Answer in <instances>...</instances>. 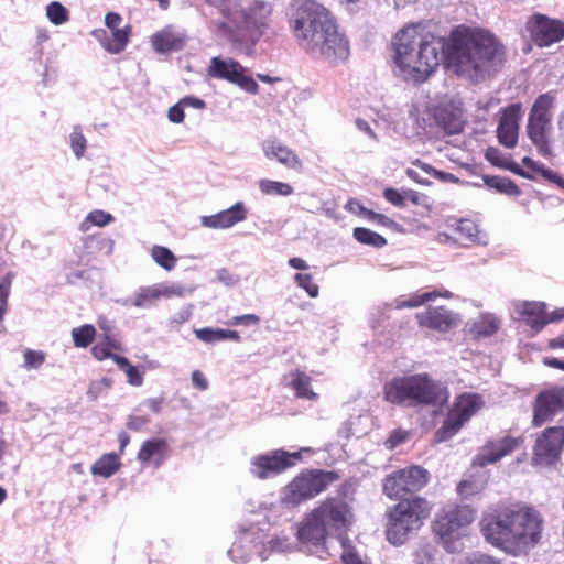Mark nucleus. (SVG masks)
Instances as JSON below:
<instances>
[{"mask_svg": "<svg viewBox=\"0 0 564 564\" xmlns=\"http://www.w3.org/2000/svg\"><path fill=\"white\" fill-rule=\"evenodd\" d=\"M291 32L308 54L338 64L349 56V43L339 32L336 19L314 0L301 1L290 18Z\"/></svg>", "mask_w": 564, "mask_h": 564, "instance_id": "1", "label": "nucleus"}, {"mask_svg": "<svg viewBox=\"0 0 564 564\" xmlns=\"http://www.w3.org/2000/svg\"><path fill=\"white\" fill-rule=\"evenodd\" d=\"M479 527L489 544L516 557L540 542L543 519L535 508L518 505L484 514Z\"/></svg>", "mask_w": 564, "mask_h": 564, "instance_id": "2", "label": "nucleus"}, {"mask_svg": "<svg viewBox=\"0 0 564 564\" xmlns=\"http://www.w3.org/2000/svg\"><path fill=\"white\" fill-rule=\"evenodd\" d=\"M446 58L457 73L478 77L506 62V46L492 32L462 24L446 40Z\"/></svg>", "mask_w": 564, "mask_h": 564, "instance_id": "3", "label": "nucleus"}, {"mask_svg": "<svg viewBox=\"0 0 564 564\" xmlns=\"http://www.w3.org/2000/svg\"><path fill=\"white\" fill-rule=\"evenodd\" d=\"M393 62L408 80L425 82L446 56V42L422 23L400 30L392 42Z\"/></svg>", "mask_w": 564, "mask_h": 564, "instance_id": "4", "label": "nucleus"}, {"mask_svg": "<svg viewBox=\"0 0 564 564\" xmlns=\"http://www.w3.org/2000/svg\"><path fill=\"white\" fill-rule=\"evenodd\" d=\"M216 7L225 21L220 34L234 47L250 55L271 25L272 6L263 0H206Z\"/></svg>", "mask_w": 564, "mask_h": 564, "instance_id": "5", "label": "nucleus"}, {"mask_svg": "<svg viewBox=\"0 0 564 564\" xmlns=\"http://www.w3.org/2000/svg\"><path fill=\"white\" fill-rule=\"evenodd\" d=\"M383 400L406 408L437 406L447 402V387L429 373L397 376L387 381L382 389Z\"/></svg>", "mask_w": 564, "mask_h": 564, "instance_id": "6", "label": "nucleus"}, {"mask_svg": "<svg viewBox=\"0 0 564 564\" xmlns=\"http://www.w3.org/2000/svg\"><path fill=\"white\" fill-rule=\"evenodd\" d=\"M432 512V503L424 497L403 498L386 511V538L393 545L404 544L420 530Z\"/></svg>", "mask_w": 564, "mask_h": 564, "instance_id": "7", "label": "nucleus"}, {"mask_svg": "<svg viewBox=\"0 0 564 564\" xmlns=\"http://www.w3.org/2000/svg\"><path fill=\"white\" fill-rule=\"evenodd\" d=\"M476 510L468 505L448 503L441 508L432 521V533L448 552L456 551V543L476 519Z\"/></svg>", "mask_w": 564, "mask_h": 564, "instance_id": "8", "label": "nucleus"}, {"mask_svg": "<svg viewBox=\"0 0 564 564\" xmlns=\"http://www.w3.org/2000/svg\"><path fill=\"white\" fill-rule=\"evenodd\" d=\"M340 475L335 470L305 469L297 474L283 490L282 502L295 507L324 492Z\"/></svg>", "mask_w": 564, "mask_h": 564, "instance_id": "9", "label": "nucleus"}, {"mask_svg": "<svg viewBox=\"0 0 564 564\" xmlns=\"http://www.w3.org/2000/svg\"><path fill=\"white\" fill-rule=\"evenodd\" d=\"M556 102V91L541 94L534 100L528 117L527 135L544 158L552 155L550 132L552 128V110Z\"/></svg>", "mask_w": 564, "mask_h": 564, "instance_id": "10", "label": "nucleus"}, {"mask_svg": "<svg viewBox=\"0 0 564 564\" xmlns=\"http://www.w3.org/2000/svg\"><path fill=\"white\" fill-rule=\"evenodd\" d=\"M303 452H310V448L303 447L296 452L278 448L256 455L250 460V473L260 480L276 477L295 467L302 460Z\"/></svg>", "mask_w": 564, "mask_h": 564, "instance_id": "11", "label": "nucleus"}, {"mask_svg": "<svg viewBox=\"0 0 564 564\" xmlns=\"http://www.w3.org/2000/svg\"><path fill=\"white\" fill-rule=\"evenodd\" d=\"M481 405V398L476 393H463L458 395L441 427L435 432V442H446L455 436L477 413Z\"/></svg>", "mask_w": 564, "mask_h": 564, "instance_id": "12", "label": "nucleus"}, {"mask_svg": "<svg viewBox=\"0 0 564 564\" xmlns=\"http://www.w3.org/2000/svg\"><path fill=\"white\" fill-rule=\"evenodd\" d=\"M429 479L430 474L425 468L412 465L387 475L383 479L382 490L388 498L401 500L403 496L424 488Z\"/></svg>", "mask_w": 564, "mask_h": 564, "instance_id": "13", "label": "nucleus"}, {"mask_svg": "<svg viewBox=\"0 0 564 564\" xmlns=\"http://www.w3.org/2000/svg\"><path fill=\"white\" fill-rule=\"evenodd\" d=\"M564 449V426H549L535 438L531 463L536 467L555 465Z\"/></svg>", "mask_w": 564, "mask_h": 564, "instance_id": "14", "label": "nucleus"}, {"mask_svg": "<svg viewBox=\"0 0 564 564\" xmlns=\"http://www.w3.org/2000/svg\"><path fill=\"white\" fill-rule=\"evenodd\" d=\"M525 438L522 435L507 434L499 438H489L479 448L478 453L471 460L473 467H486L501 460L503 457L511 455L517 449L523 447Z\"/></svg>", "mask_w": 564, "mask_h": 564, "instance_id": "15", "label": "nucleus"}, {"mask_svg": "<svg viewBox=\"0 0 564 564\" xmlns=\"http://www.w3.org/2000/svg\"><path fill=\"white\" fill-rule=\"evenodd\" d=\"M564 411V384L541 390L532 402L533 427H541Z\"/></svg>", "mask_w": 564, "mask_h": 564, "instance_id": "16", "label": "nucleus"}, {"mask_svg": "<svg viewBox=\"0 0 564 564\" xmlns=\"http://www.w3.org/2000/svg\"><path fill=\"white\" fill-rule=\"evenodd\" d=\"M525 29L538 47H547L564 40V22L543 13L531 15Z\"/></svg>", "mask_w": 564, "mask_h": 564, "instance_id": "17", "label": "nucleus"}, {"mask_svg": "<svg viewBox=\"0 0 564 564\" xmlns=\"http://www.w3.org/2000/svg\"><path fill=\"white\" fill-rule=\"evenodd\" d=\"M312 510L327 530L347 531L351 525V508L348 502L338 497H327Z\"/></svg>", "mask_w": 564, "mask_h": 564, "instance_id": "18", "label": "nucleus"}, {"mask_svg": "<svg viewBox=\"0 0 564 564\" xmlns=\"http://www.w3.org/2000/svg\"><path fill=\"white\" fill-rule=\"evenodd\" d=\"M207 76L229 82L250 91L258 88L257 83L251 77L246 76V68L234 58L212 57L207 67Z\"/></svg>", "mask_w": 564, "mask_h": 564, "instance_id": "19", "label": "nucleus"}, {"mask_svg": "<svg viewBox=\"0 0 564 564\" xmlns=\"http://www.w3.org/2000/svg\"><path fill=\"white\" fill-rule=\"evenodd\" d=\"M432 117L446 134H457L464 130L465 119L462 102L442 101L432 109Z\"/></svg>", "mask_w": 564, "mask_h": 564, "instance_id": "20", "label": "nucleus"}, {"mask_svg": "<svg viewBox=\"0 0 564 564\" xmlns=\"http://www.w3.org/2000/svg\"><path fill=\"white\" fill-rule=\"evenodd\" d=\"M499 115V122L497 127V138L499 143L508 149H513L518 144L521 105H509L501 109Z\"/></svg>", "mask_w": 564, "mask_h": 564, "instance_id": "21", "label": "nucleus"}, {"mask_svg": "<svg viewBox=\"0 0 564 564\" xmlns=\"http://www.w3.org/2000/svg\"><path fill=\"white\" fill-rule=\"evenodd\" d=\"M416 321L419 326L441 333L448 332L458 323L457 315L445 306L429 307L416 314Z\"/></svg>", "mask_w": 564, "mask_h": 564, "instance_id": "22", "label": "nucleus"}, {"mask_svg": "<svg viewBox=\"0 0 564 564\" xmlns=\"http://www.w3.org/2000/svg\"><path fill=\"white\" fill-rule=\"evenodd\" d=\"M247 210L245 205L239 202L228 209L221 210L217 214L203 216L200 223L204 227L212 229H227L234 225L245 220Z\"/></svg>", "mask_w": 564, "mask_h": 564, "instance_id": "23", "label": "nucleus"}, {"mask_svg": "<svg viewBox=\"0 0 564 564\" xmlns=\"http://www.w3.org/2000/svg\"><path fill=\"white\" fill-rule=\"evenodd\" d=\"M169 452L170 446L165 438H151L142 443L137 459L143 466L153 465L158 468L165 462Z\"/></svg>", "mask_w": 564, "mask_h": 564, "instance_id": "24", "label": "nucleus"}, {"mask_svg": "<svg viewBox=\"0 0 564 564\" xmlns=\"http://www.w3.org/2000/svg\"><path fill=\"white\" fill-rule=\"evenodd\" d=\"M296 536L302 543L319 545L323 544L326 540L327 529L314 513V511L311 510L301 521L297 528Z\"/></svg>", "mask_w": 564, "mask_h": 564, "instance_id": "25", "label": "nucleus"}, {"mask_svg": "<svg viewBox=\"0 0 564 564\" xmlns=\"http://www.w3.org/2000/svg\"><path fill=\"white\" fill-rule=\"evenodd\" d=\"M152 46L158 53L180 51L185 46L186 35L176 31L172 25L165 26L152 36Z\"/></svg>", "mask_w": 564, "mask_h": 564, "instance_id": "26", "label": "nucleus"}, {"mask_svg": "<svg viewBox=\"0 0 564 564\" xmlns=\"http://www.w3.org/2000/svg\"><path fill=\"white\" fill-rule=\"evenodd\" d=\"M263 152L268 159H276L288 169L301 171L303 169L302 161L288 147L274 141L268 140L262 145Z\"/></svg>", "mask_w": 564, "mask_h": 564, "instance_id": "27", "label": "nucleus"}, {"mask_svg": "<svg viewBox=\"0 0 564 564\" xmlns=\"http://www.w3.org/2000/svg\"><path fill=\"white\" fill-rule=\"evenodd\" d=\"M545 307L544 303L524 302L519 312L525 324L539 332L549 324Z\"/></svg>", "mask_w": 564, "mask_h": 564, "instance_id": "28", "label": "nucleus"}, {"mask_svg": "<svg viewBox=\"0 0 564 564\" xmlns=\"http://www.w3.org/2000/svg\"><path fill=\"white\" fill-rule=\"evenodd\" d=\"M288 378V387H290L296 398L314 401L317 399V393L311 388L312 378L300 369L292 371Z\"/></svg>", "mask_w": 564, "mask_h": 564, "instance_id": "29", "label": "nucleus"}, {"mask_svg": "<svg viewBox=\"0 0 564 564\" xmlns=\"http://www.w3.org/2000/svg\"><path fill=\"white\" fill-rule=\"evenodd\" d=\"M452 237L460 245H468L478 241L479 229L471 219H459L451 225Z\"/></svg>", "mask_w": 564, "mask_h": 564, "instance_id": "30", "label": "nucleus"}, {"mask_svg": "<svg viewBox=\"0 0 564 564\" xmlns=\"http://www.w3.org/2000/svg\"><path fill=\"white\" fill-rule=\"evenodd\" d=\"M121 467L120 457L116 453L101 455L91 466L90 471L94 476L110 478Z\"/></svg>", "mask_w": 564, "mask_h": 564, "instance_id": "31", "label": "nucleus"}, {"mask_svg": "<svg viewBox=\"0 0 564 564\" xmlns=\"http://www.w3.org/2000/svg\"><path fill=\"white\" fill-rule=\"evenodd\" d=\"M101 33L104 34V39H99V41L102 47L111 54H119L126 48L129 42L130 28L127 26L121 30H115L110 35H107L105 31H101Z\"/></svg>", "mask_w": 564, "mask_h": 564, "instance_id": "32", "label": "nucleus"}, {"mask_svg": "<svg viewBox=\"0 0 564 564\" xmlns=\"http://www.w3.org/2000/svg\"><path fill=\"white\" fill-rule=\"evenodd\" d=\"M195 336L207 344H214L223 340H231L239 343L241 337L237 330L221 328H200L195 330Z\"/></svg>", "mask_w": 564, "mask_h": 564, "instance_id": "33", "label": "nucleus"}, {"mask_svg": "<svg viewBox=\"0 0 564 564\" xmlns=\"http://www.w3.org/2000/svg\"><path fill=\"white\" fill-rule=\"evenodd\" d=\"M522 163L525 167L531 170L534 173L541 175L544 180L557 185L560 188L564 189V177L556 173L555 171L544 166L543 164H539L533 159L525 156L522 159Z\"/></svg>", "mask_w": 564, "mask_h": 564, "instance_id": "34", "label": "nucleus"}, {"mask_svg": "<svg viewBox=\"0 0 564 564\" xmlns=\"http://www.w3.org/2000/svg\"><path fill=\"white\" fill-rule=\"evenodd\" d=\"M452 296V293L447 290L444 291H431V292H424L420 294L412 295L409 300L400 301L397 304L398 308H404V307H419L430 301H434L437 297H444L449 299Z\"/></svg>", "mask_w": 564, "mask_h": 564, "instance_id": "35", "label": "nucleus"}, {"mask_svg": "<svg viewBox=\"0 0 564 564\" xmlns=\"http://www.w3.org/2000/svg\"><path fill=\"white\" fill-rule=\"evenodd\" d=\"M113 362L126 373L129 384L133 387L142 386L143 372L137 366H133L128 358L123 356H115Z\"/></svg>", "mask_w": 564, "mask_h": 564, "instance_id": "36", "label": "nucleus"}, {"mask_svg": "<svg viewBox=\"0 0 564 564\" xmlns=\"http://www.w3.org/2000/svg\"><path fill=\"white\" fill-rule=\"evenodd\" d=\"M14 276V272L9 271L0 281V335L6 332L3 318L8 311V299Z\"/></svg>", "mask_w": 564, "mask_h": 564, "instance_id": "37", "label": "nucleus"}, {"mask_svg": "<svg viewBox=\"0 0 564 564\" xmlns=\"http://www.w3.org/2000/svg\"><path fill=\"white\" fill-rule=\"evenodd\" d=\"M352 236L359 243L375 248H382L387 245V239L383 236L365 227H356Z\"/></svg>", "mask_w": 564, "mask_h": 564, "instance_id": "38", "label": "nucleus"}, {"mask_svg": "<svg viewBox=\"0 0 564 564\" xmlns=\"http://www.w3.org/2000/svg\"><path fill=\"white\" fill-rule=\"evenodd\" d=\"M485 183L491 187L497 189L500 193L518 196L521 191L518 185L510 178L503 176H487L484 178Z\"/></svg>", "mask_w": 564, "mask_h": 564, "instance_id": "39", "label": "nucleus"}, {"mask_svg": "<svg viewBox=\"0 0 564 564\" xmlns=\"http://www.w3.org/2000/svg\"><path fill=\"white\" fill-rule=\"evenodd\" d=\"M75 347L87 348L96 337V329L91 324H85L72 330Z\"/></svg>", "mask_w": 564, "mask_h": 564, "instance_id": "40", "label": "nucleus"}, {"mask_svg": "<svg viewBox=\"0 0 564 564\" xmlns=\"http://www.w3.org/2000/svg\"><path fill=\"white\" fill-rule=\"evenodd\" d=\"M485 156H486L487 161H489L495 166L508 169L521 176H524L528 178L530 177L517 164H509L498 148L489 147L486 150Z\"/></svg>", "mask_w": 564, "mask_h": 564, "instance_id": "41", "label": "nucleus"}, {"mask_svg": "<svg viewBox=\"0 0 564 564\" xmlns=\"http://www.w3.org/2000/svg\"><path fill=\"white\" fill-rule=\"evenodd\" d=\"M485 489V482L475 476H469L457 484L456 491L463 498H469L480 494Z\"/></svg>", "mask_w": 564, "mask_h": 564, "instance_id": "42", "label": "nucleus"}, {"mask_svg": "<svg viewBox=\"0 0 564 564\" xmlns=\"http://www.w3.org/2000/svg\"><path fill=\"white\" fill-rule=\"evenodd\" d=\"M151 256L160 267L167 271L173 270L176 265V257L166 247L154 246L151 250Z\"/></svg>", "mask_w": 564, "mask_h": 564, "instance_id": "43", "label": "nucleus"}, {"mask_svg": "<svg viewBox=\"0 0 564 564\" xmlns=\"http://www.w3.org/2000/svg\"><path fill=\"white\" fill-rule=\"evenodd\" d=\"M259 187L265 195L290 196L294 192L290 184L271 180H261Z\"/></svg>", "mask_w": 564, "mask_h": 564, "instance_id": "44", "label": "nucleus"}, {"mask_svg": "<svg viewBox=\"0 0 564 564\" xmlns=\"http://www.w3.org/2000/svg\"><path fill=\"white\" fill-rule=\"evenodd\" d=\"M113 220V216L100 209L90 212L80 224V230L87 231L93 226L104 227Z\"/></svg>", "mask_w": 564, "mask_h": 564, "instance_id": "45", "label": "nucleus"}, {"mask_svg": "<svg viewBox=\"0 0 564 564\" xmlns=\"http://www.w3.org/2000/svg\"><path fill=\"white\" fill-rule=\"evenodd\" d=\"M112 350L121 351L122 350L121 343L104 344L101 341H98L97 344H95L93 346L91 355L98 361H102V360H106V359H112L113 360L115 356H118V355L113 354Z\"/></svg>", "mask_w": 564, "mask_h": 564, "instance_id": "46", "label": "nucleus"}, {"mask_svg": "<svg viewBox=\"0 0 564 564\" xmlns=\"http://www.w3.org/2000/svg\"><path fill=\"white\" fill-rule=\"evenodd\" d=\"M46 15L55 25L64 24L69 19L68 10L57 1H53L46 7Z\"/></svg>", "mask_w": 564, "mask_h": 564, "instance_id": "47", "label": "nucleus"}, {"mask_svg": "<svg viewBox=\"0 0 564 564\" xmlns=\"http://www.w3.org/2000/svg\"><path fill=\"white\" fill-rule=\"evenodd\" d=\"M159 299L160 297H159V291H158L156 285L144 288V289H141L140 292L137 293V295L133 300V305L137 307H144L150 304H153Z\"/></svg>", "mask_w": 564, "mask_h": 564, "instance_id": "48", "label": "nucleus"}, {"mask_svg": "<svg viewBox=\"0 0 564 564\" xmlns=\"http://www.w3.org/2000/svg\"><path fill=\"white\" fill-rule=\"evenodd\" d=\"M23 367L28 370L39 369L46 360V354L42 350L25 349Z\"/></svg>", "mask_w": 564, "mask_h": 564, "instance_id": "49", "label": "nucleus"}, {"mask_svg": "<svg viewBox=\"0 0 564 564\" xmlns=\"http://www.w3.org/2000/svg\"><path fill=\"white\" fill-rule=\"evenodd\" d=\"M69 139H70V148H72L74 154L76 155V158H82L86 150L87 141H86V138L84 137V134L82 133V129L79 126L74 127Z\"/></svg>", "mask_w": 564, "mask_h": 564, "instance_id": "50", "label": "nucleus"}, {"mask_svg": "<svg viewBox=\"0 0 564 564\" xmlns=\"http://www.w3.org/2000/svg\"><path fill=\"white\" fill-rule=\"evenodd\" d=\"M296 284L304 289L311 297H316L319 292L318 285L308 273H296L294 276Z\"/></svg>", "mask_w": 564, "mask_h": 564, "instance_id": "51", "label": "nucleus"}, {"mask_svg": "<svg viewBox=\"0 0 564 564\" xmlns=\"http://www.w3.org/2000/svg\"><path fill=\"white\" fill-rule=\"evenodd\" d=\"M364 218L387 228H392L395 226V221L393 219L383 214L376 213L372 209L364 210Z\"/></svg>", "mask_w": 564, "mask_h": 564, "instance_id": "52", "label": "nucleus"}, {"mask_svg": "<svg viewBox=\"0 0 564 564\" xmlns=\"http://www.w3.org/2000/svg\"><path fill=\"white\" fill-rule=\"evenodd\" d=\"M499 329V321L495 317H485L478 326V333L484 336H491Z\"/></svg>", "mask_w": 564, "mask_h": 564, "instance_id": "53", "label": "nucleus"}, {"mask_svg": "<svg viewBox=\"0 0 564 564\" xmlns=\"http://www.w3.org/2000/svg\"><path fill=\"white\" fill-rule=\"evenodd\" d=\"M150 423L148 415H130L127 421V427L130 431H141Z\"/></svg>", "mask_w": 564, "mask_h": 564, "instance_id": "54", "label": "nucleus"}, {"mask_svg": "<svg viewBox=\"0 0 564 564\" xmlns=\"http://www.w3.org/2000/svg\"><path fill=\"white\" fill-rule=\"evenodd\" d=\"M260 323V317L256 314H245L232 317L228 324L231 326H251V325H258Z\"/></svg>", "mask_w": 564, "mask_h": 564, "instance_id": "55", "label": "nucleus"}, {"mask_svg": "<svg viewBox=\"0 0 564 564\" xmlns=\"http://www.w3.org/2000/svg\"><path fill=\"white\" fill-rule=\"evenodd\" d=\"M383 197L391 203L392 205L397 207H404L405 206V199L402 196V194L392 187L386 188L383 191Z\"/></svg>", "mask_w": 564, "mask_h": 564, "instance_id": "56", "label": "nucleus"}, {"mask_svg": "<svg viewBox=\"0 0 564 564\" xmlns=\"http://www.w3.org/2000/svg\"><path fill=\"white\" fill-rule=\"evenodd\" d=\"M159 291V297H173L183 296L184 290L177 285H156Z\"/></svg>", "mask_w": 564, "mask_h": 564, "instance_id": "57", "label": "nucleus"}, {"mask_svg": "<svg viewBox=\"0 0 564 564\" xmlns=\"http://www.w3.org/2000/svg\"><path fill=\"white\" fill-rule=\"evenodd\" d=\"M169 119L174 123H181L183 122L185 115H184V106L182 102H177L176 105L172 106L169 109Z\"/></svg>", "mask_w": 564, "mask_h": 564, "instance_id": "58", "label": "nucleus"}, {"mask_svg": "<svg viewBox=\"0 0 564 564\" xmlns=\"http://www.w3.org/2000/svg\"><path fill=\"white\" fill-rule=\"evenodd\" d=\"M408 434L404 431L395 430L393 431L387 440V445L389 448H393L405 441Z\"/></svg>", "mask_w": 564, "mask_h": 564, "instance_id": "59", "label": "nucleus"}, {"mask_svg": "<svg viewBox=\"0 0 564 564\" xmlns=\"http://www.w3.org/2000/svg\"><path fill=\"white\" fill-rule=\"evenodd\" d=\"M192 382L195 388H197L202 391H204L208 388V381L200 370H194L192 372Z\"/></svg>", "mask_w": 564, "mask_h": 564, "instance_id": "60", "label": "nucleus"}, {"mask_svg": "<svg viewBox=\"0 0 564 564\" xmlns=\"http://www.w3.org/2000/svg\"><path fill=\"white\" fill-rule=\"evenodd\" d=\"M121 21H122L121 15L116 12H109L105 17V24L107 25V28H109L112 31L120 30L119 25H120Z\"/></svg>", "mask_w": 564, "mask_h": 564, "instance_id": "61", "label": "nucleus"}, {"mask_svg": "<svg viewBox=\"0 0 564 564\" xmlns=\"http://www.w3.org/2000/svg\"><path fill=\"white\" fill-rule=\"evenodd\" d=\"M346 210L360 215L364 217V210H369V208L365 207L358 199L350 198L345 205Z\"/></svg>", "mask_w": 564, "mask_h": 564, "instance_id": "62", "label": "nucleus"}, {"mask_svg": "<svg viewBox=\"0 0 564 564\" xmlns=\"http://www.w3.org/2000/svg\"><path fill=\"white\" fill-rule=\"evenodd\" d=\"M182 102V105L185 107H193V108H196V109H203L205 108L206 104L203 99H199V98H196V97H192V96H187V97H184L180 100Z\"/></svg>", "mask_w": 564, "mask_h": 564, "instance_id": "63", "label": "nucleus"}, {"mask_svg": "<svg viewBox=\"0 0 564 564\" xmlns=\"http://www.w3.org/2000/svg\"><path fill=\"white\" fill-rule=\"evenodd\" d=\"M341 560L344 564H364L359 555L351 550L345 551L341 554Z\"/></svg>", "mask_w": 564, "mask_h": 564, "instance_id": "64", "label": "nucleus"}]
</instances>
